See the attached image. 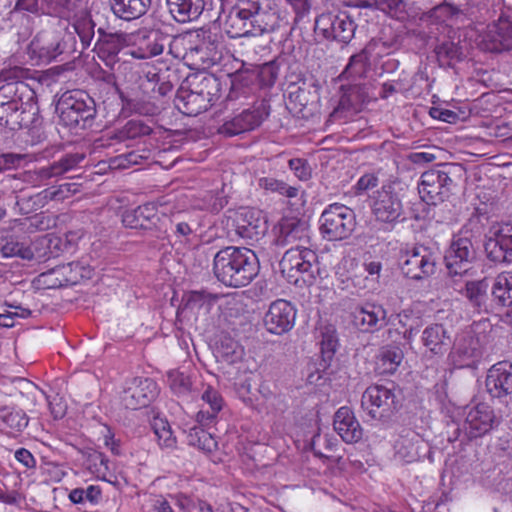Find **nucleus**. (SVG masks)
Here are the masks:
<instances>
[{"label":"nucleus","instance_id":"16","mask_svg":"<svg viewBox=\"0 0 512 512\" xmlns=\"http://www.w3.org/2000/svg\"><path fill=\"white\" fill-rule=\"evenodd\" d=\"M475 258L473 245L468 238H454L446 251L444 261L449 275H463Z\"/></svg>","mask_w":512,"mask_h":512},{"label":"nucleus","instance_id":"2","mask_svg":"<svg viewBox=\"0 0 512 512\" xmlns=\"http://www.w3.org/2000/svg\"><path fill=\"white\" fill-rule=\"evenodd\" d=\"M274 14L263 12L255 1L239 0L229 11L225 31L230 38L258 36L273 32Z\"/></svg>","mask_w":512,"mask_h":512},{"label":"nucleus","instance_id":"51","mask_svg":"<svg viewBox=\"0 0 512 512\" xmlns=\"http://www.w3.org/2000/svg\"><path fill=\"white\" fill-rule=\"evenodd\" d=\"M418 443V440L401 437L395 445L396 457L406 463L417 461L420 457Z\"/></svg>","mask_w":512,"mask_h":512},{"label":"nucleus","instance_id":"23","mask_svg":"<svg viewBox=\"0 0 512 512\" xmlns=\"http://www.w3.org/2000/svg\"><path fill=\"white\" fill-rule=\"evenodd\" d=\"M455 360L461 366L471 367L482 356L479 339L471 332L460 334L452 343Z\"/></svg>","mask_w":512,"mask_h":512},{"label":"nucleus","instance_id":"11","mask_svg":"<svg viewBox=\"0 0 512 512\" xmlns=\"http://www.w3.org/2000/svg\"><path fill=\"white\" fill-rule=\"evenodd\" d=\"M396 44L397 40L387 42L382 39H371L360 52L349 58L348 64L339 75V79L357 82L366 78L371 67L372 54L377 47L382 45L385 48H391Z\"/></svg>","mask_w":512,"mask_h":512},{"label":"nucleus","instance_id":"56","mask_svg":"<svg viewBox=\"0 0 512 512\" xmlns=\"http://www.w3.org/2000/svg\"><path fill=\"white\" fill-rule=\"evenodd\" d=\"M460 14H462V10L448 2L439 3L430 8L426 13L427 17L441 23L457 18Z\"/></svg>","mask_w":512,"mask_h":512},{"label":"nucleus","instance_id":"58","mask_svg":"<svg viewBox=\"0 0 512 512\" xmlns=\"http://www.w3.org/2000/svg\"><path fill=\"white\" fill-rule=\"evenodd\" d=\"M236 219L234 221H242L246 224H267L268 220L264 211L256 207H240L236 212Z\"/></svg>","mask_w":512,"mask_h":512},{"label":"nucleus","instance_id":"38","mask_svg":"<svg viewBox=\"0 0 512 512\" xmlns=\"http://www.w3.org/2000/svg\"><path fill=\"white\" fill-rule=\"evenodd\" d=\"M97 24L90 11H80L74 17L73 28L80 38L82 49L90 47Z\"/></svg>","mask_w":512,"mask_h":512},{"label":"nucleus","instance_id":"32","mask_svg":"<svg viewBox=\"0 0 512 512\" xmlns=\"http://www.w3.org/2000/svg\"><path fill=\"white\" fill-rule=\"evenodd\" d=\"M169 42V36L159 30L150 31L140 42L138 48L131 52L137 59H147L163 53L165 45Z\"/></svg>","mask_w":512,"mask_h":512},{"label":"nucleus","instance_id":"12","mask_svg":"<svg viewBox=\"0 0 512 512\" xmlns=\"http://www.w3.org/2000/svg\"><path fill=\"white\" fill-rule=\"evenodd\" d=\"M296 308L284 299H277L269 306L265 313L263 323L266 330L275 335L289 332L295 324Z\"/></svg>","mask_w":512,"mask_h":512},{"label":"nucleus","instance_id":"26","mask_svg":"<svg viewBox=\"0 0 512 512\" xmlns=\"http://www.w3.org/2000/svg\"><path fill=\"white\" fill-rule=\"evenodd\" d=\"M170 16L184 24L199 19L205 8L204 0H165Z\"/></svg>","mask_w":512,"mask_h":512},{"label":"nucleus","instance_id":"55","mask_svg":"<svg viewBox=\"0 0 512 512\" xmlns=\"http://www.w3.org/2000/svg\"><path fill=\"white\" fill-rule=\"evenodd\" d=\"M26 89L24 82H9L0 86V104L24 103L22 90Z\"/></svg>","mask_w":512,"mask_h":512},{"label":"nucleus","instance_id":"1","mask_svg":"<svg viewBox=\"0 0 512 512\" xmlns=\"http://www.w3.org/2000/svg\"><path fill=\"white\" fill-rule=\"evenodd\" d=\"M213 272L226 286L244 287L258 275L259 261L250 249L228 246L214 255Z\"/></svg>","mask_w":512,"mask_h":512},{"label":"nucleus","instance_id":"41","mask_svg":"<svg viewBox=\"0 0 512 512\" xmlns=\"http://www.w3.org/2000/svg\"><path fill=\"white\" fill-rule=\"evenodd\" d=\"M159 221L157 208L152 203L138 206L135 209L125 210L122 214V224H144L145 222L156 224Z\"/></svg>","mask_w":512,"mask_h":512},{"label":"nucleus","instance_id":"57","mask_svg":"<svg viewBox=\"0 0 512 512\" xmlns=\"http://www.w3.org/2000/svg\"><path fill=\"white\" fill-rule=\"evenodd\" d=\"M254 74H256V68L254 64H250L249 66L242 64V67L237 70L233 76V86L240 84L243 87L249 88L251 91L258 89L257 78L254 76Z\"/></svg>","mask_w":512,"mask_h":512},{"label":"nucleus","instance_id":"54","mask_svg":"<svg viewBox=\"0 0 512 512\" xmlns=\"http://www.w3.org/2000/svg\"><path fill=\"white\" fill-rule=\"evenodd\" d=\"M152 128L142 120L131 119L119 131L121 139H136L148 136L152 133Z\"/></svg>","mask_w":512,"mask_h":512},{"label":"nucleus","instance_id":"31","mask_svg":"<svg viewBox=\"0 0 512 512\" xmlns=\"http://www.w3.org/2000/svg\"><path fill=\"white\" fill-rule=\"evenodd\" d=\"M188 86L198 93L210 106L218 99L220 82L213 74H196L187 79Z\"/></svg>","mask_w":512,"mask_h":512},{"label":"nucleus","instance_id":"36","mask_svg":"<svg viewBox=\"0 0 512 512\" xmlns=\"http://www.w3.org/2000/svg\"><path fill=\"white\" fill-rule=\"evenodd\" d=\"M83 159L84 154L82 153H67L51 165L40 168L38 175L43 180L61 176L75 168Z\"/></svg>","mask_w":512,"mask_h":512},{"label":"nucleus","instance_id":"28","mask_svg":"<svg viewBox=\"0 0 512 512\" xmlns=\"http://www.w3.org/2000/svg\"><path fill=\"white\" fill-rule=\"evenodd\" d=\"M477 199L478 203H475L474 212L469 218L470 224L488 222L500 210L499 197L494 190H481L477 194Z\"/></svg>","mask_w":512,"mask_h":512},{"label":"nucleus","instance_id":"62","mask_svg":"<svg viewBox=\"0 0 512 512\" xmlns=\"http://www.w3.org/2000/svg\"><path fill=\"white\" fill-rule=\"evenodd\" d=\"M323 237L329 241H337L347 238L353 230L346 226H320Z\"/></svg>","mask_w":512,"mask_h":512},{"label":"nucleus","instance_id":"59","mask_svg":"<svg viewBox=\"0 0 512 512\" xmlns=\"http://www.w3.org/2000/svg\"><path fill=\"white\" fill-rule=\"evenodd\" d=\"M38 10V0H17L13 10L8 13L6 21L15 22L24 19L28 20L21 12L37 13Z\"/></svg>","mask_w":512,"mask_h":512},{"label":"nucleus","instance_id":"40","mask_svg":"<svg viewBox=\"0 0 512 512\" xmlns=\"http://www.w3.org/2000/svg\"><path fill=\"white\" fill-rule=\"evenodd\" d=\"M402 360L403 352L399 347H383L377 356L376 370L379 374H393Z\"/></svg>","mask_w":512,"mask_h":512},{"label":"nucleus","instance_id":"8","mask_svg":"<svg viewBox=\"0 0 512 512\" xmlns=\"http://www.w3.org/2000/svg\"><path fill=\"white\" fill-rule=\"evenodd\" d=\"M270 114V105L266 100L255 102L251 107L226 120L218 129L225 137H234L258 128Z\"/></svg>","mask_w":512,"mask_h":512},{"label":"nucleus","instance_id":"18","mask_svg":"<svg viewBox=\"0 0 512 512\" xmlns=\"http://www.w3.org/2000/svg\"><path fill=\"white\" fill-rule=\"evenodd\" d=\"M98 38L94 49L98 57L111 69L120 61L119 54L127 48V35L124 33H108L102 27L97 28Z\"/></svg>","mask_w":512,"mask_h":512},{"label":"nucleus","instance_id":"42","mask_svg":"<svg viewBox=\"0 0 512 512\" xmlns=\"http://www.w3.org/2000/svg\"><path fill=\"white\" fill-rule=\"evenodd\" d=\"M77 268H80V264L78 262H71L66 265L57 266L47 272L41 273L39 275V281L46 285V288L48 289L60 288L70 282V279L66 277L67 270L72 271Z\"/></svg>","mask_w":512,"mask_h":512},{"label":"nucleus","instance_id":"3","mask_svg":"<svg viewBox=\"0 0 512 512\" xmlns=\"http://www.w3.org/2000/svg\"><path fill=\"white\" fill-rule=\"evenodd\" d=\"M56 111L65 126L82 130L92 126L97 113L94 99L83 90L63 93L57 102Z\"/></svg>","mask_w":512,"mask_h":512},{"label":"nucleus","instance_id":"15","mask_svg":"<svg viewBox=\"0 0 512 512\" xmlns=\"http://www.w3.org/2000/svg\"><path fill=\"white\" fill-rule=\"evenodd\" d=\"M486 390L492 398L507 401L512 398V363L500 361L492 365L486 375Z\"/></svg>","mask_w":512,"mask_h":512},{"label":"nucleus","instance_id":"13","mask_svg":"<svg viewBox=\"0 0 512 512\" xmlns=\"http://www.w3.org/2000/svg\"><path fill=\"white\" fill-rule=\"evenodd\" d=\"M38 108L28 103L0 104V126L11 131L35 125Z\"/></svg>","mask_w":512,"mask_h":512},{"label":"nucleus","instance_id":"7","mask_svg":"<svg viewBox=\"0 0 512 512\" xmlns=\"http://www.w3.org/2000/svg\"><path fill=\"white\" fill-rule=\"evenodd\" d=\"M457 166L454 164H442L438 169L425 171L421 175L418 186L420 198L429 201L433 206L437 202H443L451 193L453 185L452 175L455 174Z\"/></svg>","mask_w":512,"mask_h":512},{"label":"nucleus","instance_id":"52","mask_svg":"<svg viewBox=\"0 0 512 512\" xmlns=\"http://www.w3.org/2000/svg\"><path fill=\"white\" fill-rule=\"evenodd\" d=\"M151 426L159 445L166 448H172L176 445V437L173 436L170 424L167 420L156 417L151 423Z\"/></svg>","mask_w":512,"mask_h":512},{"label":"nucleus","instance_id":"43","mask_svg":"<svg viewBox=\"0 0 512 512\" xmlns=\"http://www.w3.org/2000/svg\"><path fill=\"white\" fill-rule=\"evenodd\" d=\"M217 299V295L206 291H189L183 295L182 305L184 309H189L193 312H197L202 308L209 311Z\"/></svg>","mask_w":512,"mask_h":512},{"label":"nucleus","instance_id":"34","mask_svg":"<svg viewBox=\"0 0 512 512\" xmlns=\"http://www.w3.org/2000/svg\"><path fill=\"white\" fill-rule=\"evenodd\" d=\"M492 306H512V272L498 274L490 287Z\"/></svg>","mask_w":512,"mask_h":512},{"label":"nucleus","instance_id":"22","mask_svg":"<svg viewBox=\"0 0 512 512\" xmlns=\"http://www.w3.org/2000/svg\"><path fill=\"white\" fill-rule=\"evenodd\" d=\"M333 427L346 443H357L363 437V429L348 406H342L335 412Z\"/></svg>","mask_w":512,"mask_h":512},{"label":"nucleus","instance_id":"33","mask_svg":"<svg viewBox=\"0 0 512 512\" xmlns=\"http://www.w3.org/2000/svg\"><path fill=\"white\" fill-rule=\"evenodd\" d=\"M372 211L377 221L392 223L401 214V202L396 196L385 193L374 202Z\"/></svg>","mask_w":512,"mask_h":512},{"label":"nucleus","instance_id":"20","mask_svg":"<svg viewBox=\"0 0 512 512\" xmlns=\"http://www.w3.org/2000/svg\"><path fill=\"white\" fill-rule=\"evenodd\" d=\"M497 424L494 410L486 403H479L467 413L464 428L465 437L474 439L488 433Z\"/></svg>","mask_w":512,"mask_h":512},{"label":"nucleus","instance_id":"27","mask_svg":"<svg viewBox=\"0 0 512 512\" xmlns=\"http://www.w3.org/2000/svg\"><path fill=\"white\" fill-rule=\"evenodd\" d=\"M175 107L186 116H197L211 107L198 93L189 86H181L174 99Z\"/></svg>","mask_w":512,"mask_h":512},{"label":"nucleus","instance_id":"25","mask_svg":"<svg viewBox=\"0 0 512 512\" xmlns=\"http://www.w3.org/2000/svg\"><path fill=\"white\" fill-rule=\"evenodd\" d=\"M423 345L434 355H444L452 347L450 331L443 324H431L422 333Z\"/></svg>","mask_w":512,"mask_h":512},{"label":"nucleus","instance_id":"46","mask_svg":"<svg viewBox=\"0 0 512 512\" xmlns=\"http://www.w3.org/2000/svg\"><path fill=\"white\" fill-rule=\"evenodd\" d=\"M188 444L205 452H212L217 448V441L212 434L200 426L189 428L187 434Z\"/></svg>","mask_w":512,"mask_h":512},{"label":"nucleus","instance_id":"17","mask_svg":"<svg viewBox=\"0 0 512 512\" xmlns=\"http://www.w3.org/2000/svg\"><path fill=\"white\" fill-rule=\"evenodd\" d=\"M157 396V384L150 378H134L124 389L121 401L127 409L146 407Z\"/></svg>","mask_w":512,"mask_h":512},{"label":"nucleus","instance_id":"37","mask_svg":"<svg viewBox=\"0 0 512 512\" xmlns=\"http://www.w3.org/2000/svg\"><path fill=\"white\" fill-rule=\"evenodd\" d=\"M83 236L81 229L75 231H65L61 234H46L43 236L42 244L49 245L54 256H58L60 252L69 251L74 247L79 239Z\"/></svg>","mask_w":512,"mask_h":512},{"label":"nucleus","instance_id":"63","mask_svg":"<svg viewBox=\"0 0 512 512\" xmlns=\"http://www.w3.org/2000/svg\"><path fill=\"white\" fill-rule=\"evenodd\" d=\"M378 183L379 179L374 173H366L362 175L354 185V194L357 196L362 195L364 192L378 186Z\"/></svg>","mask_w":512,"mask_h":512},{"label":"nucleus","instance_id":"47","mask_svg":"<svg viewBox=\"0 0 512 512\" xmlns=\"http://www.w3.org/2000/svg\"><path fill=\"white\" fill-rule=\"evenodd\" d=\"M0 420L16 432H22L29 422V418L22 409L0 406Z\"/></svg>","mask_w":512,"mask_h":512},{"label":"nucleus","instance_id":"24","mask_svg":"<svg viewBox=\"0 0 512 512\" xmlns=\"http://www.w3.org/2000/svg\"><path fill=\"white\" fill-rule=\"evenodd\" d=\"M338 337L334 329L327 327L322 332V339L320 341V360L317 364L316 372L318 373L316 381L333 373L331 370L332 362L334 361L335 353L338 348Z\"/></svg>","mask_w":512,"mask_h":512},{"label":"nucleus","instance_id":"10","mask_svg":"<svg viewBox=\"0 0 512 512\" xmlns=\"http://www.w3.org/2000/svg\"><path fill=\"white\" fill-rule=\"evenodd\" d=\"M482 48L490 53H504L512 50V19L504 10L498 19L487 26Z\"/></svg>","mask_w":512,"mask_h":512},{"label":"nucleus","instance_id":"48","mask_svg":"<svg viewBox=\"0 0 512 512\" xmlns=\"http://www.w3.org/2000/svg\"><path fill=\"white\" fill-rule=\"evenodd\" d=\"M301 226H273L271 243L277 247H285L295 243L303 233Z\"/></svg>","mask_w":512,"mask_h":512},{"label":"nucleus","instance_id":"4","mask_svg":"<svg viewBox=\"0 0 512 512\" xmlns=\"http://www.w3.org/2000/svg\"><path fill=\"white\" fill-rule=\"evenodd\" d=\"M279 268L290 284L299 286L301 283H312L316 278L315 273L319 271L317 255L307 248H291L284 253Z\"/></svg>","mask_w":512,"mask_h":512},{"label":"nucleus","instance_id":"49","mask_svg":"<svg viewBox=\"0 0 512 512\" xmlns=\"http://www.w3.org/2000/svg\"><path fill=\"white\" fill-rule=\"evenodd\" d=\"M257 78V88H270L272 87L279 74V65L276 61H270L262 65H255Z\"/></svg>","mask_w":512,"mask_h":512},{"label":"nucleus","instance_id":"50","mask_svg":"<svg viewBox=\"0 0 512 512\" xmlns=\"http://www.w3.org/2000/svg\"><path fill=\"white\" fill-rule=\"evenodd\" d=\"M141 87L145 90L150 89L154 94L164 97L173 89L170 81L165 80L160 73L149 71L146 74L145 80L142 81Z\"/></svg>","mask_w":512,"mask_h":512},{"label":"nucleus","instance_id":"39","mask_svg":"<svg viewBox=\"0 0 512 512\" xmlns=\"http://www.w3.org/2000/svg\"><path fill=\"white\" fill-rule=\"evenodd\" d=\"M433 51L439 66L443 68H451L455 62L462 60L461 47L451 40H438Z\"/></svg>","mask_w":512,"mask_h":512},{"label":"nucleus","instance_id":"53","mask_svg":"<svg viewBox=\"0 0 512 512\" xmlns=\"http://www.w3.org/2000/svg\"><path fill=\"white\" fill-rule=\"evenodd\" d=\"M258 185L264 190L277 192L288 198H294L298 194L296 187L289 186L284 181L272 177H261L258 180Z\"/></svg>","mask_w":512,"mask_h":512},{"label":"nucleus","instance_id":"44","mask_svg":"<svg viewBox=\"0 0 512 512\" xmlns=\"http://www.w3.org/2000/svg\"><path fill=\"white\" fill-rule=\"evenodd\" d=\"M320 221L321 224H345V221H355V213L344 204L333 203L323 211Z\"/></svg>","mask_w":512,"mask_h":512},{"label":"nucleus","instance_id":"5","mask_svg":"<svg viewBox=\"0 0 512 512\" xmlns=\"http://www.w3.org/2000/svg\"><path fill=\"white\" fill-rule=\"evenodd\" d=\"M362 409L374 420L389 423L401 407L394 385H371L361 398Z\"/></svg>","mask_w":512,"mask_h":512},{"label":"nucleus","instance_id":"60","mask_svg":"<svg viewBox=\"0 0 512 512\" xmlns=\"http://www.w3.org/2000/svg\"><path fill=\"white\" fill-rule=\"evenodd\" d=\"M267 228L268 226H236V233L245 239L248 245H254L264 238Z\"/></svg>","mask_w":512,"mask_h":512},{"label":"nucleus","instance_id":"45","mask_svg":"<svg viewBox=\"0 0 512 512\" xmlns=\"http://www.w3.org/2000/svg\"><path fill=\"white\" fill-rule=\"evenodd\" d=\"M487 258L494 263H511L512 253L504 246V241L498 232L484 244Z\"/></svg>","mask_w":512,"mask_h":512},{"label":"nucleus","instance_id":"6","mask_svg":"<svg viewBox=\"0 0 512 512\" xmlns=\"http://www.w3.org/2000/svg\"><path fill=\"white\" fill-rule=\"evenodd\" d=\"M357 25L346 11L326 12L318 15L314 22V32L323 40L336 41L348 45L354 38Z\"/></svg>","mask_w":512,"mask_h":512},{"label":"nucleus","instance_id":"21","mask_svg":"<svg viewBox=\"0 0 512 512\" xmlns=\"http://www.w3.org/2000/svg\"><path fill=\"white\" fill-rule=\"evenodd\" d=\"M319 100L320 96L316 86H299L295 91L289 93L291 110L303 119L312 118L319 112Z\"/></svg>","mask_w":512,"mask_h":512},{"label":"nucleus","instance_id":"9","mask_svg":"<svg viewBox=\"0 0 512 512\" xmlns=\"http://www.w3.org/2000/svg\"><path fill=\"white\" fill-rule=\"evenodd\" d=\"M400 267L405 276L421 280L435 273L436 257L429 247L414 246L401 255Z\"/></svg>","mask_w":512,"mask_h":512},{"label":"nucleus","instance_id":"61","mask_svg":"<svg viewBox=\"0 0 512 512\" xmlns=\"http://www.w3.org/2000/svg\"><path fill=\"white\" fill-rule=\"evenodd\" d=\"M171 389L178 395L187 394L190 391L191 382L188 376L178 371H171L168 374Z\"/></svg>","mask_w":512,"mask_h":512},{"label":"nucleus","instance_id":"35","mask_svg":"<svg viewBox=\"0 0 512 512\" xmlns=\"http://www.w3.org/2000/svg\"><path fill=\"white\" fill-rule=\"evenodd\" d=\"M109 4L113 14L125 21L140 18L148 8L145 0H110Z\"/></svg>","mask_w":512,"mask_h":512},{"label":"nucleus","instance_id":"19","mask_svg":"<svg viewBox=\"0 0 512 512\" xmlns=\"http://www.w3.org/2000/svg\"><path fill=\"white\" fill-rule=\"evenodd\" d=\"M352 322L359 331L373 333L388 324L387 311L380 304L365 303L355 308L352 313Z\"/></svg>","mask_w":512,"mask_h":512},{"label":"nucleus","instance_id":"14","mask_svg":"<svg viewBox=\"0 0 512 512\" xmlns=\"http://www.w3.org/2000/svg\"><path fill=\"white\" fill-rule=\"evenodd\" d=\"M66 48L60 31L54 29L40 31L29 45L33 56L39 61L50 63L60 56Z\"/></svg>","mask_w":512,"mask_h":512},{"label":"nucleus","instance_id":"29","mask_svg":"<svg viewBox=\"0 0 512 512\" xmlns=\"http://www.w3.org/2000/svg\"><path fill=\"white\" fill-rule=\"evenodd\" d=\"M341 91L342 95L340 97L338 106L333 112L334 115L344 111H359L366 101L367 95L365 92V86L362 84L351 82L347 85H341Z\"/></svg>","mask_w":512,"mask_h":512},{"label":"nucleus","instance_id":"64","mask_svg":"<svg viewBox=\"0 0 512 512\" xmlns=\"http://www.w3.org/2000/svg\"><path fill=\"white\" fill-rule=\"evenodd\" d=\"M202 400L209 405L210 412L218 413L223 407V399L218 391L208 387L202 394Z\"/></svg>","mask_w":512,"mask_h":512},{"label":"nucleus","instance_id":"30","mask_svg":"<svg viewBox=\"0 0 512 512\" xmlns=\"http://www.w3.org/2000/svg\"><path fill=\"white\" fill-rule=\"evenodd\" d=\"M490 285L487 278L481 280L467 281L464 295L469 304L478 312H489L492 309V302L489 296Z\"/></svg>","mask_w":512,"mask_h":512}]
</instances>
